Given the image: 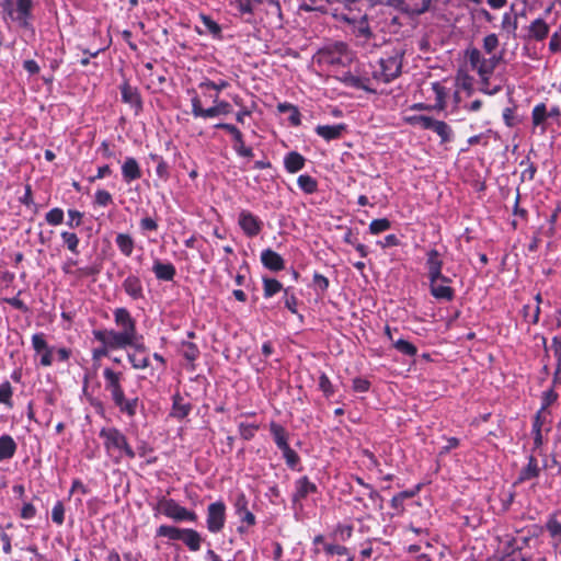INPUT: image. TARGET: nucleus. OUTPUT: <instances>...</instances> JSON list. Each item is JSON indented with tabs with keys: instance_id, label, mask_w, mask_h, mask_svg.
Returning <instances> with one entry per match:
<instances>
[{
	"instance_id": "nucleus-46",
	"label": "nucleus",
	"mask_w": 561,
	"mask_h": 561,
	"mask_svg": "<svg viewBox=\"0 0 561 561\" xmlns=\"http://www.w3.org/2000/svg\"><path fill=\"white\" fill-rule=\"evenodd\" d=\"M46 221L51 226L60 225L64 220V211L61 208H53L50 209L46 216Z\"/></svg>"
},
{
	"instance_id": "nucleus-22",
	"label": "nucleus",
	"mask_w": 561,
	"mask_h": 561,
	"mask_svg": "<svg viewBox=\"0 0 561 561\" xmlns=\"http://www.w3.org/2000/svg\"><path fill=\"white\" fill-rule=\"evenodd\" d=\"M152 271L158 279L171 280L175 275V268L170 263H162L161 261H154Z\"/></svg>"
},
{
	"instance_id": "nucleus-63",
	"label": "nucleus",
	"mask_w": 561,
	"mask_h": 561,
	"mask_svg": "<svg viewBox=\"0 0 561 561\" xmlns=\"http://www.w3.org/2000/svg\"><path fill=\"white\" fill-rule=\"evenodd\" d=\"M457 84L465 90H470L472 85L471 78L467 75L459 73L457 76Z\"/></svg>"
},
{
	"instance_id": "nucleus-20",
	"label": "nucleus",
	"mask_w": 561,
	"mask_h": 561,
	"mask_svg": "<svg viewBox=\"0 0 561 561\" xmlns=\"http://www.w3.org/2000/svg\"><path fill=\"white\" fill-rule=\"evenodd\" d=\"M124 290L133 299L142 297V286L140 279L135 275H129L123 283Z\"/></svg>"
},
{
	"instance_id": "nucleus-5",
	"label": "nucleus",
	"mask_w": 561,
	"mask_h": 561,
	"mask_svg": "<svg viewBox=\"0 0 561 561\" xmlns=\"http://www.w3.org/2000/svg\"><path fill=\"white\" fill-rule=\"evenodd\" d=\"M100 437L103 439L107 454L116 460L123 456L133 458L135 456L133 449L127 444L126 437L114 427L102 428Z\"/></svg>"
},
{
	"instance_id": "nucleus-14",
	"label": "nucleus",
	"mask_w": 561,
	"mask_h": 561,
	"mask_svg": "<svg viewBox=\"0 0 561 561\" xmlns=\"http://www.w3.org/2000/svg\"><path fill=\"white\" fill-rule=\"evenodd\" d=\"M389 3L404 12L420 14L427 10L430 0H389Z\"/></svg>"
},
{
	"instance_id": "nucleus-47",
	"label": "nucleus",
	"mask_w": 561,
	"mask_h": 561,
	"mask_svg": "<svg viewBox=\"0 0 561 561\" xmlns=\"http://www.w3.org/2000/svg\"><path fill=\"white\" fill-rule=\"evenodd\" d=\"M390 228V221L386 218L375 219L369 225V231L373 234H378Z\"/></svg>"
},
{
	"instance_id": "nucleus-4",
	"label": "nucleus",
	"mask_w": 561,
	"mask_h": 561,
	"mask_svg": "<svg viewBox=\"0 0 561 561\" xmlns=\"http://www.w3.org/2000/svg\"><path fill=\"white\" fill-rule=\"evenodd\" d=\"M3 18L20 27L28 28L32 24V0H3L1 3Z\"/></svg>"
},
{
	"instance_id": "nucleus-51",
	"label": "nucleus",
	"mask_w": 561,
	"mask_h": 561,
	"mask_svg": "<svg viewBox=\"0 0 561 561\" xmlns=\"http://www.w3.org/2000/svg\"><path fill=\"white\" fill-rule=\"evenodd\" d=\"M94 197L95 203L100 206H107L112 203V195L105 190H98Z\"/></svg>"
},
{
	"instance_id": "nucleus-27",
	"label": "nucleus",
	"mask_w": 561,
	"mask_h": 561,
	"mask_svg": "<svg viewBox=\"0 0 561 561\" xmlns=\"http://www.w3.org/2000/svg\"><path fill=\"white\" fill-rule=\"evenodd\" d=\"M122 98L125 103H128L136 110H139L141 106L140 98L136 89L131 88L128 84H124L122 87Z\"/></svg>"
},
{
	"instance_id": "nucleus-21",
	"label": "nucleus",
	"mask_w": 561,
	"mask_h": 561,
	"mask_svg": "<svg viewBox=\"0 0 561 561\" xmlns=\"http://www.w3.org/2000/svg\"><path fill=\"white\" fill-rule=\"evenodd\" d=\"M122 173L127 182L139 179L141 176V171L136 159L127 158L122 165Z\"/></svg>"
},
{
	"instance_id": "nucleus-64",
	"label": "nucleus",
	"mask_w": 561,
	"mask_h": 561,
	"mask_svg": "<svg viewBox=\"0 0 561 561\" xmlns=\"http://www.w3.org/2000/svg\"><path fill=\"white\" fill-rule=\"evenodd\" d=\"M35 513H36L35 507L32 504L26 503L22 507L21 517L24 518V519H30V518H33L35 516Z\"/></svg>"
},
{
	"instance_id": "nucleus-50",
	"label": "nucleus",
	"mask_w": 561,
	"mask_h": 561,
	"mask_svg": "<svg viewBox=\"0 0 561 561\" xmlns=\"http://www.w3.org/2000/svg\"><path fill=\"white\" fill-rule=\"evenodd\" d=\"M64 505L61 502H57L51 510V518L56 524L61 525L64 523Z\"/></svg>"
},
{
	"instance_id": "nucleus-49",
	"label": "nucleus",
	"mask_w": 561,
	"mask_h": 561,
	"mask_svg": "<svg viewBox=\"0 0 561 561\" xmlns=\"http://www.w3.org/2000/svg\"><path fill=\"white\" fill-rule=\"evenodd\" d=\"M11 397V385L8 381L0 383V403L10 404Z\"/></svg>"
},
{
	"instance_id": "nucleus-8",
	"label": "nucleus",
	"mask_w": 561,
	"mask_h": 561,
	"mask_svg": "<svg viewBox=\"0 0 561 561\" xmlns=\"http://www.w3.org/2000/svg\"><path fill=\"white\" fill-rule=\"evenodd\" d=\"M401 66L402 62L399 53L381 58L379 61V70L375 72V77L383 82H389L399 76Z\"/></svg>"
},
{
	"instance_id": "nucleus-55",
	"label": "nucleus",
	"mask_w": 561,
	"mask_h": 561,
	"mask_svg": "<svg viewBox=\"0 0 561 561\" xmlns=\"http://www.w3.org/2000/svg\"><path fill=\"white\" fill-rule=\"evenodd\" d=\"M240 434L244 439H250L254 436L257 427L252 424H243L241 423L239 426Z\"/></svg>"
},
{
	"instance_id": "nucleus-54",
	"label": "nucleus",
	"mask_w": 561,
	"mask_h": 561,
	"mask_svg": "<svg viewBox=\"0 0 561 561\" xmlns=\"http://www.w3.org/2000/svg\"><path fill=\"white\" fill-rule=\"evenodd\" d=\"M216 127L225 129L229 134H231L234 139V142L242 138L241 131L236 126H233L231 124L220 123V124H217Z\"/></svg>"
},
{
	"instance_id": "nucleus-24",
	"label": "nucleus",
	"mask_w": 561,
	"mask_h": 561,
	"mask_svg": "<svg viewBox=\"0 0 561 561\" xmlns=\"http://www.w3.org/2000/svg\"><path fill=\"white\" fill-rule=\"evenodd\" d=\"M15 450L16 444L10 435L0 436V461L12 458Z\"/></svg>"
},
{
	"instance_id": "nucleus-32",
	"label": "nucleus",
	"mask_w": 561,
	"mask_h": 561,
	"mask_svg": "<svg viewBox=\"0 0 561 561\" xmlns=\"http://www.w3.org/2000/svg\"><path fill=\"white\" fill-rule=\"evenodd\" d=\"M191 410L190 404L185 403L180 394L173 397L172 415L178 419L185 417Z\"/></svg>"
},
{
	"instance_id": "nucleus-37",
	"label": "nucleus",
	"mask_w": 561,
	"mask_h": 561,
	"mask_svg": "<svg viewBox=\"0 0 561 561\" xmlns=\"http://www.w3.org/2000/svg\"><path fill=\"white\" fill-rule=\"evenodd\" d=\"M298 186L307 194H311L317 190V181L307 174H301L297 180Z\"/></svg>"
},
{
	"instance_id": "nucleus-36",
	"label": "nucleus",
	"mask_w": 561,
	"mask_h": 561,
	"mask_svg": "<svg viewBox=\"0 0 561 561\" xmlns=\"http://www.w3.org/2000/svg\"><path fill=\"white\" fill-rule=\"evenodd\" d=\"M228 87V82L225 80H220L218 82H213L209 80H204L198 84V89L205 94L208 95L209 90H214L216 92H220Z\"/></svg>"
},
{
	"instance_id": "nucleus-56",
	"label": "nucleus",
	"mask_w": 561,
	"mask_h": 561,
	"mask_svg": "<svg viewBox=\"0 0 561 561\" xmlns=\"http://www.w3.org/2000/svg\"><path fill=\"white\" fill-rule=\"evenodd\" d=\"M68 217H69L68 225L70 227H79L81 225L82 213L75 210V209H69Z\"/></svg>"
},
{
	"instance_id": "nucleus-60",
	"label": "nucleus",
	"mask_w": 561,
	"mask_h": 561,
	"mask_svg": "<svg viewBox=\"0 0 561 561\" xmlns=\"http://www.w3.org/2000/svg\"><path fill=\"white\" fill-rule=\"evenodd\" d=\"M353 388L355 391L365 392L369 389V382L363 378H356L353 381Z\"/></svg>"
},
{
	"instance_id": "nucleus-12",
	"label": "nucleus",
	"mask_w": 561,
	"mask_h": 561,
	"mask_svg": "<svg viewBox=\"0 0 561 561\" xmlns=\"http://www.w3.org/2000/svg\"><path fill=\"white\" fill-rule=\"evenodd\" d=\"M239 225L243 232L249 237H254L260 233L262 224L253 214L242 210L239 215Z\"/></svg>"
},
{
	"instance_id": "nucleus-28",
	"label": "nucleus",
	"mask_w": 561,
	"mask_h": 561,
	"mask_svg": "<svg viewBox=\"0 0 561 561\" xmlns=\"http://www.w3.org/2000/svg\"><path fill=\"white\" fill-rule=\"evenodd\" d=\"M540 473V468L538 466L537 460L531 456L529 457V461L525 468L522 469L518 481L523 482L526 480H530L537 478Z\"/></svg>"
},
{
	"instance_id": "nucleus-2",
	"label": "nucleus",
	"mask_w": 561,
	"mask_h": 561,
	"mask_svg": "<svg viewBox=\"0 0 561 561\" xmlns=\"http://www.w3.org/2000/svg\"><path fill=\"white\" fill-rule=\"evenodd\" d=\"M103 378L105 382V390L111 393V398L118 410L129 417L135 416L139 400L137 397L130 399L125 397L122 387L123 374L106 367L103 370Z\"/></svg>"
},
{
	"instance_id": "nucleus-57",
	"label": "nucleus",
	"mask_w": 561,
	"mask_h": 561,
	"mask_svg": "<svg viewBox=\"0 0 561 561\" xmlns=\"http://www.w3.org/2000/svg\"><path fill=\"white\" fill-rule=\"evenodd\" d=\"M324 550L328 554L346 556L347 549L340 545H324Z\"/></svg>"
},
{
	"instance_id": "nucleus-13",
	"label": "nucleus",
	"mask_w": 561,
	"mask_h": 561,
	"mask_svg": "<svg viewBox=\"0 0 561 561\" xmlns=\"http://www.w3.org/2000/svg\"><path fill=\"white\" fill-rule=\"evenodd\" d=\"M531 123L533 130L536 133L539 129V134L543 135L548 129V108L545 103H539L534 106L531 111Z\"/></svg>"
},
{
	"instance_id": "nucleus-53",
	"label": "nucleus",
	"mask_w": 561,
	"mask_h": 561,
	"mask_svg": "<svg viewBox=\"0 0 561 561\" xmlns=\"http://www.w3.org/2000/svg\"><path fill=\"white\" fill-rule=\"evenodd\" d=\"M233 148L239 156L247 157V158L253 157L252 149L244 145V141L242 138L234 142Z\"/></svg>"
},
{
	"instance_id": "nucleus-45",
	"label": "nucleus",
	"mask_w": 561,
	"mask_h": 561,
	"mask_svg": "<svg viewBox=\"0 0 561 561\" xmlns=\"http://www.w3.org/2000/svg\"><path fill=\"white\" fill-rule=\"evenodd\" d=\"M345 8L347 9L348 13L343 14L342 19L347 23H355L357 19L359 18V14H356L354 11L356 10V0H345L344 1Z\"/></svg>"
},
{
	"instance_id": "nucleus-39",
	"label": "nucleus",
	"mask_w": 561,
	"mask_h": 561,
	"mask_svg": "<svg viewBox=\"0 0 561 561\" xmlns=\"http://www.w3.org/2000/svg\"><path fill=\"white\" fill-rule=\"evenodd\" d=\"M183 529L162 525L157 529V535L160 537H168L172 540H180Z\"/></svg>"
},
{
	"instance_id": "nucleus-16",
	"label": "nucleus",
	"mask_w": 561,
	"mask_h": 561,
	"mask_svg": "<svg viewBox=\"0 0 561 561\" xmlns=\"http://www.w3.org/2000/svg\"><path fill=\"white\" fill-rule=\"evenodd\" d=\"M426 267L428 271V278H437L438 276H443L442 267L443 260L439 256L437 250H431L427 253Z\"/></svg>"
},
{
	"instance_id": "nucleus-44",
	"label": "nucleus",
	"mask_w": 561,
	"mask_h": 561,
	"mask_svg": "<svg viewBox=\"0 0 561 561\" xmlns=\"http://www.w3.org/2000/svg\"><path fill=\"white\" fill-rule=\"evenodd\" d=\"M263 285H264V296L265 297H272L282 289V284L277 279H274V278H264Z\"/></svg>"
},
{
	"instance_id": "nucleus-34",
	"label": "nucleus",
	"mask_w": 561,
	"mask_h": 561,
	"mask_svg": "<svg viewBox=\"0 0 561 561\" xmlns=\"http://www.w3.org/2000/svg\"><path fill=\"white\" fill-rule=\"evenodd\" d=\"M60 237L64 241V244L67 247V249L75 253V254H78L79 251H78V247H79V238L76 233L73 232H69V231H62L60 233Z\"/></svg>"
},
{
	"instance_id": "nucleus-42",
	"label": "nucleus",
	"mask_w": 561,
	"mask_h": 561,
	"mask_svg": "<svg viewBox=\"0 0 561 561\" xmlns=\"http://www.w3.org/2000/svg\"><path fill=\"white\" fill-rule=\"evenodd\" d=\"M316 491V485L311 483L307 478H301L297 481V497H305L309 493Z\"/></svg>"
},
{
	"instance_id": "nucleus-10",
	"label": "nucleus",
	"mask_w": 561,
	"mask_h": 561,
	"mask_svg": "<svg viewBox=\"0 0 561 561\" xmlns=\"http://www.w3.org/2000/svg\"><path fill=\"white\" fill-rule=\"evenodd\" d=\"M449 279L447 277L438 276L437 278H430L431 294L436 299L451 300L454 290L448 285Z\"/></svg>"
},
{
	"instance_id": "nucleus-18",
	"label": "nucleus",
	"mask_w": 561,
	"mask_h": 561,
	"mask_svg": "<svg viewBox=\"0 0 561 561\" xmlns=\"http://www.w3.org/2000/svg\"><path fill=\"white\" fill-rule=\"evenodd\" d=\"M345 130V125H319L316 127V133L325 140L337 139L342 136Z\"/></svg>"
},
{
	"instance_id": "nucleus-61",
	"label": "nucleus",
	"mask_w": 561,
	"mask_h": 561,
	"mask_svg": "<svg viewBox=\"0 0 561 561\" xmlns=\"http://www.w3.org/2000/svg\"><path fill=\"white\" fill-rule=\"evenodd\" d=\"M140 227L142 230L153 231V230H157L158 225H157L156 220H153L152 218L146 217V218L141 219Z\"/></svg>"
},
{
	"instance_id": "nucleus-35",
	"label": "nucleus",
	"mask_w": 561,
	"mask_h": 561,
	"mask_svg": "<svg viewBox=\"0 0 561 561\" xmlns=\"http://www.w3.org/2000/svg\"><path fill=\"white\" fill-rule=\"evenodd\" d=\"M427 129L435 131L443 140L450 137V128L445 122L432 119Z\"/></svg>"
},
{
	"instance_id": "nucleus-38",
	"label": "nucleus",
	"mask_w": 561,
	"mask_h": 561,
	"mask_svg": "<svg viewBox=\"0 0 561 561\" xmlns=\"http://www.w3.org/2000/svg\"><path fill=\"white\" fill-rule=\"evenodd\" d=\"M355 25L354 32L357 36L369 38L371 35V31L367 24L366 15H359L357 21L353 23Z\"/></svg>"
},
{
	"instance_id": "nucleus-26",
	"label": "nucleus",
	"mask_w": 561,
	"mask_h": 561,
	"mask_svg": "<svg viewBox=\"0 0 561 561\" xmlns=\"http://www.w3.org/2000/svg\"><path fill=\"white\" fill-rule=\"evenodd\" d=\"M115 243L123 255L127 257L131 255L135 248V242L129 234L118 233L115 238Z\"/></svg>"
},
{
	"instance_id": "nucleus-48",
	"label": "nucleus",
	"mask_w": 561,
	"mask_h": 561,
	"mask_svg": "<svg viewBox=\"0 0 561 561\" xmlns=\"http://www.w3.org/2000/svg\"><path fill=\"white\" fill-rule=\"evenodd\" d=\"M405 119L408 123H410L412 125L420 126L424 129H427L433 118H431L428 116H423V115H414V116H409Z\"/></svg>"
},
{
	"instance_id": "nucleus-23",
	"label": "nucleus",
	"mask_w": 561,
	"mask_h": 561,
	"mask_svg": "<svg viewBox=\"0 0 561 561\" xmlns=\"http://www.w3.org/2000/svg\"><path fill=\"white\" fill-rule=\"evenodd\" d=\"M106 333L104 330H96L93 332L95 340H98L102 345L98 348H94L92 352L93 359H100L103 356H106L110 351L113 350H123L121 346H110L105 340L102 339V334Z\"/></svg>"
},
{
	"instance_id": "nucleus-43",
	"label": "nucleus",
	"mask_w": 561,
	"mask_h": 561,
	"mask_svg": "<svg viewBox=\"0 0 561 561\" xmlns=\"http://www.w3.org/2000/svg\"><path fill=\"white\" fill-rule=\"evenodd\" d=\"M546 407H542V409L537 413L534 422V433H535V444L537 446L542 444V436H541V425H542V419L545 413Z\"/></svg>"
},
{
	"instance_id": "nucleus-15",
	"label": "nucleus",
	"mask_w": 561,
	"mask_h": 561,
	"mask_svg": "<svg viewBox=\"0 0 561 561\" xmlns=\"http://www.w3.org/2000/svg\"><path fill=\"white\" fill-rule=\"evenodd\" d=\"M234 508L242 522L249 526L255 524V516L248 510V500L244 494H239L234 502Z\"/></svg>"
},
{
	"instance_id": "nucleus-6",
	"label": "nucleus",
	"mask_w": 561,
	"mask_h": 561,
	"mask_svg": "<svg viewBox=\"0 0 561 561\" xmlns=\"http://www.w3.org/2000/svg\"><path fill=\"white\" fill-rule=\"evenodd\" d=\"M191 93L192 114L194 117L214 118L220 115L230 114L232 111L231 105L226 101H216L213 106L204 108L202 100L197 93L195 91H192Z\"/></svg>"
},
{
	"instance_id": "nucleus-62",
	"label": "nucleus",
	"mask_w": 561,
	"mask_h": 561,
	"mask_svg": "<svg viewBox=\"0 0 561 561\" xmlns=\"http://www.w3.org/2000/svg\"><path fill=\"white\" fill-rule=\"evenodd\" d=\"M547 528H548L549 533L551 534V536H553V537L561 536V523H559L558 520H556V519L550 520L547 525Z\"/></svg>"
},
{
	"instance_id": "nucleus-7",
	"label": "nucleus",
	"mask_w": 561,
	"mask_h": 561,
	"mask_svg": "<svg viewBox=\"0 0 561 561\" xmlns=\"http://www.w3.org/2000/svg\"><path fill=\"white\" fill-rule=\"evenodd\" d=\"M156 510L165 515L167 517L174 519L176 522L182 520H190L195 522L196 520V514L194 512H191L186 510L185 507L178 504L172 499H165L162 497L158 501Z\"/></svg>"
},
{
	"instance_id": "nucleus-52",
	"label": "nucleus",
	"mask_w": 561,
	"mask_h": 561,
	"mask_svg": "<svg viewBox=\"0 0 561 561\" xmlns=\"http://www.w3.org/2000/svg\"><path fill=\"white\" fill-rule=\"evenodd\" d=\"M499 46V39L495 34H489L483 39V48L486 53H492Z\"/></svg>"
},
{
	"instance_id": "nucleus-11",
	"label": "nucleus",
	"mask_w": 561,
	"mask_h": 561,
	"mask_svg": "<svg viewBox=\"0 0 561 561\" xmlns=\"http://www.w3.org/2000/svg\"><path fill=\"white\" fill-rule=\"evenodd\" d=\"M32 345L37 354H41V364L50 366L54 362V348H50L42 333L32 336Z\"/></svg>"
},
{
	"instance_id": "nucleus-30",
	"label": "nucleus",
	"mask_w": 561,
	"mask_h": 561,
	"mask_svg": "<svg viewBox=\"0 0 561 561\" xmlns=\"http://www.w3.org/2000/svg\"><path fill=\"white\" fill-rule=\"evenodd\" d=\"M305 159L297 152H290L285 157V167L288 172L296 173L304 168Z\"/></svg>"
},
{
	"instance_id": "nucleus-19",
	"label": "nucleus",
	"mask_w": 561,
	"mask_h": 561,
	"mask_svg": "<svg viewBox=\"0 0 561 561\" xmlns=\"http://www.w3.org/2000/svg\"><path fill=\"white\" fill-rule=\"evenodd\" d=\"M131 353L127 354V358L130 362L133 368L145 369L149 366V357L146 355V347L133 348Z\"/></svg>"
},
{
	"instance_id": "nucleus-3",
	"label": "nucleus",
	"mask_w": 561,
	"mask_h": 561,
	"mask_svg": "<svg viewBox=\"0 0 561 561\" xmlns=\"http://www.w3.org/2000/svg\"><path fill=\"white\" fill-rule=\"evenodd\" d=\"M470 66L473 70H476L481 80V91L486 94H494L499 92L500 88L495 87L493 89H489V79L493 73L497 59L495 57L485 58L482 54L477 49L472 48L467 51Z\"/></svg>"
},
{
	"instance_id": "nucleus-29",
	"label": "nucleus",
	"mask_w": 561,
	"mask_h": 561,
	"mask_svg": "<svg viewBox=\"0 0 561 561\" xmlns=\"http://www.w3.org/2000/svg\"><path fill=\"white\" fill-rule=\"evenodd\" d=\"M529 33L535 39L542 41L549 33V26L543 20L537 19L530 24Z\"/></svg>"
},
{
	"instance_id": "nucleus-58",
	"label": "nucleus",
	"mask_w": 561,
	"mask_h": 561,
	"mask_svg": "<svg viewBox=\"0 0 561 561\" xmlns=\"http://www.w3.org/2000/svg\"><path fill=\"white\" fill-rule=\"evenodd\" d=\"M319 387L327 396H331L333 392L331 381L325 375L320 376Z\"/></svg>"
},
{
	"instance_id": "nucleus-41",
	"label": "nucleus",
	"mask_w": 561,
	"mask_h": 561,
	"mask_svg": "<svg viewBox=\"0 0 561 561\" xmlns=\"http://www.w3.org/2000/svg\"><path fill=\"white\" fill-rule=\"evenodd\" d=\"M393 347L408 356H414L417 352L416 347L412 343L403 339L393 341Z\"/></svg>"
},
{
	"instance_id": "nucleus-9",
	"label": "nucleus",
	"mask_w": 561,
	"mask_h": 561,
	"mask_svg": "<svg viewBox=\"0 0 561 561\" xmlns=\"http://www.w3.org/2000/svg\"><path fill=\"white\" fill-rule=\"evenodd\" d=\"M226 520V506L222 502L211 503L207 508V528L210 533H219Z\"/></svg>"
},
{
	"instance_id": "nucleus-33",
	"label": "nucleus",
	"mask_w": 561,
	"mask_h": 561,
	"mask_svg": "<svg viewBox=\"0 0 561 561\" xmlns=\"http://www.w3.org/2000/svg\"><path fill=\"white\" fill-rule=\"evenodd\" d=\"M203 30H201V33H208L213 35L214 37H219L221 33V27L217 22H215L213 19H210L207 15L201 16Z\"/></svg>"
},
{
	"instance_id": "nucleus-25",
	"label": "nucleus",
	"mask_w": 561,
	"mask_h": 561,
	"mask_svg": "<svg viewBox=\"0 0 561 561\" xmlns=\"http://www.w3.org/2000/svg\"><path fill=\"white\" fill-rule=\"evenodd\" d=\"M180 540H182L192 551H198L201 549L202 538L194 529H183Z\"/></svg>"
},
{
	"instance_id": "nucleus-17",
	"label": "nucleus",
	"mask_w": 561,
	"mask_h": 561,
	"mask_svg": "<svg viewBox=\"0 0 561 561\" xmlns=\"http://www.w3.org/2000/svg\"><path fill=\"white\" fill-rule=\"evenodd\" d=\"M263 265L272 271H280L284 268V260L275 251L267 249L261 253Z\"/></svg>"
},
{
	"instance_id": "nucleus-59",
	"label": "nucleus",
	"mask_w": 561,
	"mask_h": 561,
	"mask_svg": "<svg viewBox=\"0 0 561 561\" xmlns=\"http://www.w3.org/2000/svg\"><path fill=\"white\" fill-rule=\"evenodd\" d=\"M283 451V456L284 458L286 459L287 463L289 466H295L298 461V456L297 454L290 448V447H286Z\"/></svg>"
},
{
	"instance_id": "nucleus-31",
	"label": "nucleus",
	"mask_w": 561,
	"mask_h": 561,
	"mask_svg": "<svg viewBox=\"0 0 561 561\" xmlns=\"http://www.w3.org/2000/svg\"><path fill=\"white\" fill-rule=\"evenodd\" d=\"M271 433L273 435V438H274L277 447L280 450H284L286 447H289V445L287 443V434L280 425H278L276 423H272L271 424Z\"/></svg>"
},
{
	"instance_id": "nucleus-1",
	"label": "nucleus",
	"mask_w": 561,
	"mask_h": 561,
	"mask_svg": "<svg viewBox=\"0 0 561 561\" xmlns=\"http://www.w3.org/2000/svg\"><path fill=\"white\" fill-rule=\"evenodd\" d=\"M114 322L117 330L105 329L102 334L110 346H121L123 350L128 347L142 348L141 336L137 332L136 321L125 308L114 310Z\"/></svg>"
},
{
	"instance_id": "nucleus-40",
	"label": "nucleus",
	"mask_w": 561,
	"mask_h": 561,
	"mask_svg": "<svg viewBox=\"0 0 561 561\" xmlns=\"http://www.w3.org/2000/svg\"><path fill=\"white\" fill-rule=\"evenodd\" d=\"M432 91L436 101L435 107L439 110L445 108V99L447 95L445 88L440 85V83L435 82L432 84Z\"/></svg>"
}]
</instances>
